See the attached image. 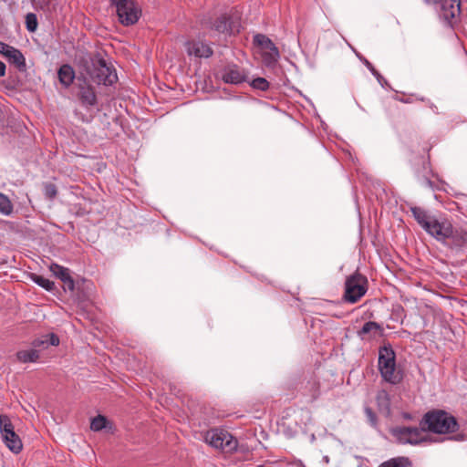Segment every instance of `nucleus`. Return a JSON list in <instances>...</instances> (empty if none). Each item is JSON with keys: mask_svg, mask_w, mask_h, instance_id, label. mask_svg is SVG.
I'll return each mask as SVG.
<instances>
[{"mask_svg": "<svg viewBox=\"0 0 467 467\" xmlns=\"http://www.w3.org/2000/svg\"><path fill=\"white\" fill-rule=\"evenodd\" d=\"M410 212L419 225L438 242L442 243L451 233V223L445 218H438L421 207L412 206Z\"/></svg>", "mask_w": 467, "mask_h": 467, "instance_id": "nucleus-1", "label": "nucleus"}, {"mask_svg": "<svg viewBox=\"0 0 467 467\" xmlns=\"http://www.w3.org/2000/svg\"><path fill=\"white\" fill-rule=\"evenodd\" d=\"M420 426L425 431L436 434H451L459 430L456 418L442 410H432L425 413Z\"/></svg>", "mask_w": 467, "mask_h": 467, "instance_id": "nucleus-2", "label": "nucleus"}, {"mask_svg": "<svg viewBox=\"0 0 467 467\" xmlns=\"http://www.w3.org/2000/svg\"><path fill=\"white\" fill-rule=\"evenodd\" d=\"M378 367L386 382L397 385L403 379V373L396 366V353L390 345L379 348Z\"/></svg>", "mask_w": 467, "mask_h": 467, "instance_id": "nucleus-3", "label": "nucleus"}, {"mask_svg": "<svg viewBox=\"0 0 467 467\" xmlns=\"http://www.w3.org/2000/svg\"><path fill=\"white\" fill-rule=\"evenodd\" d=\"M367 291V277L358 271H356L346 277L343 300L349 304H355L366 295Z\"/></svg>", "mask_w": 467, "mask_h": 467, "instance_id": "nucleus-4", "label": "nucleus"}, {"mask_svg": "<svg viewBox=\"0 0 467 467\" xmlns=\"http://www.w3.org/2000/svg\"><path fill=\"white\" fill-rule=\"evenodd\" d=\"M203 441L212 448L227 453H233L237 451V440L230 432L222 429L207 431L204 433Z\"/></svg>", "mask_w": 467, "mask_h": 467, "instance_id": "nucleus-5", "label": "nucleus"}, {"mask_svg": "<svg viewBox=\"0 0 467 467\" xmlns=\"http://www.w3.org/2000/svg\"><path fill=\"white\" fill-rule=\"evenodd\" d=\"M115 5L119 21L125 26L136 24L141 16V9L133 0H110Z\"/></svg>", "mask_w": 467, "mask_h": 467, "instance_id": "nucleus-6", "label": "nucleus"}, {"mask_svg": "<svg viewBox=\"0 0 467 467\" xmlns=\"http://www.w3.org/2000/svg\"><path fill=\"white\" fill-rule=\"evenodd\" d=\"M254 44L260 47L263 64L268 68H274L280 58V53L274 42L265 35L256 34Z\"/></svg>", "mask_w": 467, "mask_h": 467, "instance_id": "nucleus-7", "label": "nucleus"}, {"mask_svg": "<svg viewBox=\"0 0 467 467\" xmlns=\"http://www.w3.org/2000/svg\"><path fill=\"white\" fill-rule=\"evenodd\" d=\"M0 434L3 442L14 453H19L23 449V443L16 433L9 417L5 414L0 415Z\"/></svg>", "mask_w": 467, "mask_h": 467, "instance_id": "nucleus-8", "label": "nucleus"}, {"mask_svg": "<svg viewBox=\"0 0 467 467\" xmlns=\"http://www.w3.org/2000/svg\"><path fill=\"white\" fill-rule=\"evenodd\" d=\"M90 77L94 82L105 86H111L118 80L116 70L101 57L93 62Z\"/></svg>", "mask_w": 467, "mask_h": 467, "instance_id": "nucleus-9", "label": "nucleus"}, {"mask_svg": "<svg viewBox=\"0 0 467 467\" xmlns=\"http://www.w3.org/2000/svg\"><path fill=\"white\" fill-rule=\"evenodd\" d=\"M423 431H425L421 426L420 428L398 426L392 428L390 433L400 444L418 445L426 441Z\"/></svg>", "mask_w": 467, "mask_h": 467, "instance_id": "nucleus-10", "label": "nucleus"}, {"mask_svg": "<svg viewBox=\"0 0 467 467\" xmlns=\"http://www.w3.org/2000/svg\"><path fill=\"white\" fill-rule=\"evenodd\" d=\"M202 26L204 29L217 34H232L234 30L230 17L226 15H221L214 19L211 16H204L202 20Z\"/></svg>", "mask_w": 467, "mask_h": 467, "instance_id": "nucleus-11", "label": "nucleus"}, {"mask_svg": "<svg viewBox=\"0 0 467 467\" xmlns=\"http://www.w3.org/2000/svg\"><path fill=\"white\" fill-rule=\"evenodd\" d=\"M184 47L189 57H194L196 58H209L213 54L212 47L202 40H188L185 42Z\"/></svg>", "mask_w": 467, "mask_h": 467, "instance_id": "nucleus-12", "label": "nucleus"}, {"mask_svg": "<svg viewBox=\"0 0 467 467\" xmlns=\"http://www.w3.org/2000/svg\"><path fill=\"white\" fill-rule=\"evenodd\" d=\"M461 14V0H442L440 17L449 26H452Z\"/></svg>", "mask_w": 467, "mask_h": 467, "instance_id": "nucleus-13", "label": "nucleus"}, {"mask_svg": "<svg viewBox=\"0 0 467 467\" xmlns=\"http://www.w3.org/2000/svg\"><path fill=\"white\" fill-rule=\"evenodd\" d=\"M222 79L228 84L238 85L245 81L244 70L235 64L225 66L220 72Z\"/></svg>", "mask_w": 467, "mask_h": 467, "instance_id": "nucleus-14", "label": "nucleus"}, {"mask_svg": "<svg viewBox=\"0 0 467 467\" xmlns=\"http://www.w3.org/2000/svg\"><path fill=\"white\" fill-rule=\"evenodd\" d=\"M442 244L451 249H461L467 244V234L462 230L451 226V233L448 234L447 239Z\"/></svg>", "mask_w": 467, "mask_h": 467, "instance_id": "nucleus-15", "label": "nucleus"}, {"mask_svg": "<svg viewBox=\"0 0 467 467\" xmlns=\"http://www.w3.org/2000/svg\"><path fill=\"white\" fill-rule=\"evenodd\" d=\"M383 334V328L380 324L375 321L366 322L360 330L358 331V336L362 339L365 338H375L377 336Z\"/></svg>", "mask_w": 467, "mask_h": 467, "instance_id": "nucleus-16", "label": "nucleus"}, {"mask_svg": "<svg viewBox=\"0 0 467 467\" xmlns=\"http://www.w3.org/2000/svg\"><path fill=\"white\" fill-rule=\"evenodd\" d=\"M78 97L85 107H94L98 103L95 89L90 85L80 86Z\"/></svg>", "mask_w": 467, "mask_h": 467, "instance_id": "nucleus-17", "label": "nucleus"}, {"mask_svg": "<svg viewBox=\"0 0 467 467\" xmlns=\"http://www.w3.org/2000/svg\"><path fill=\"white\" fill-rule=\"evenodd\" d=\"M5 57L10 63L16 65L20 71L26 70V58L20 50L11 47L8 52L5 53Z\"/></svg>", "mask_w": 467, "mask_h": 467, "instance_id": "nucleus-18", "label": "nucleus"}, {"mask_svg": "<svg viewBox=\"0 0 467 467\" xmlns=\"http://www.w3.org/2000/svg\"><path fill=\"white\" fill-rule=\"evenodd\" d=\"M57 76L60 83L64 87L67 88L73 83L75 78V72L71 66L66 64L59 67Z\"/></svg>", "mask_w": 467, "mask_h": 467, "instance_id": "nucleus-19", "label": "nucleus"}, {"mask_svg": "<svg viewBox=\"0 0 467 467\" xmlns=\"http://www.w3.org/2000/svg\"><path fill=\"white\" fill-rule=\"evenodd\" d=\"M16 357L23 363L36 362L39 358V352L36 349H26L18 351Z\"/></svg>", "mask_w": 467, "mask_h": 467, "instance_id": "nucleus-20", "label": "nucleus"}, {"mask_svg": "<svg viewBox=\"0 0 467 467\" xmlns=\"http://www.w3.org/2000/svg\"><path fill=\"white\" fill-rule=\"evenodd\" d=\"M377 403L381 410L386 411L387 414L390 412V400L389 393L382 389L377 394Z\"/></svg>", "mask_w": 467, "mask_h": 467, "instance_id": "nucleus-21", "label": "nucleus"}, {"mask_svg": "<svg viewBox=\"0 0 467 467\" xmlns=\"http://www.w3.org/2000/svg\"><path fill=\"white\" fill-rule=\"evenodd\" d=\"M379 467H411V462L407 457H397L382 462Z\"/></svg>", "mask_w": 467, "mask_h": 467, "instance_id": "nucleus-22", "label": "nucleus"}, {"mask_svg": "<svg viewBox=\"0 0 467 467\" xmlns=\"http://www.w3.org/2000/svg\"><path fill=\"white\" fill-rule=\"evenodd\" d=\"M31 279L39 286L43 287L47 291L52 292L55 290V284L53 281L46 278L43 275H33Z\"/></svg>", "mask_w": 467, "mask_h": 467, "instance_id": "nucleus-23", "label": "nucleus"}, {"mask_svg": "<svg viewBox=\"0 0 467 467\" xmlns=\"http://www.w3.org/2000/svg\"><path fill=\"white\" fill-rule=\"evenodd\" d=\"M360 61L366 66V67L371 72V74L378 79L381 86L387 83V80L380 75V73L374 67V66L364 57L358 55Z\"/></svg>", "mask_w": 467, "mask_h": 467, "instance_id": "nucleus-24", "label": "nucleus"}, {"mask_svg": "<svg viewBox=\"0 0 467 467\" xmlns=\"http://www.w3.org/2000/svg\"><path fill=\"white\" fill-rule=\"evenodd\" d=\"M50 271L58 277L61 281L68 278L70 275L69 270L64 266H61L57 264H52L50 265Z\"/></svg>", "mask_w": 467, "mask_h": 467, "instance_id": "nucleus-25", "label": "nucleus"}, {"mask_svg": "<svg viewBox=\"0 0 467 467\" xmlns=\"http://www.w3.org/2000/svg\"><path fill=\"white\" fill-rule=\"evenodd\" d=\"M13 212V204L9 198L4 193L0 192V213L5 215H9Z\"/></svg>", "mask_w": 467, "mask_h": 467, "instance_id": "nucleus-26", "label": "nucleus"}, {"mask_svg": "<svg viewBox=\"0 0 467 467\" xmlns=\"http://www.w3.org/2000/svg\"><path fill=\"white\" fill-rule=\"evenodd\" d=\"M108 420L102 415H99L91 420L90 429L94 431H99L107 427Z\"/></svg>", "mask_w": 467, "mask_h": 467, "instance_id": "nucleus-27", "label": "nucleus"}, {"mask_svg": "<svg viewBox=\"0 0 467 467\" xmlns=\"http://www.w3.org/2000/svg\"><path fill=\"white\" fill-rule=\"evenodd\" d=\"M250 85L252 88L261 91L267 90L270 86L269 82L265 78L260 77L253 79Z\"/></svg>", "mask_w": 467, "mask_h": 467, "instance_id": "nucleus-28", "label": "nucleus"}, {"mask_svg": "<svg viewBox=\"0 0 467 467\" xmlns=\"http://www.w3.org/2000/svg\"><path fill=\"white\" fill-rule=\"evenodd\" d=\"M26 29L29 32H35L37 27L36 16L33 13L27 14L26 16Z\"/></svg>", "mask_w": 467, "mask_h": 467, "instance_id": "nucleus-29", "label": "nucleus"}, {"mask_svg": "<svg viewBox=\"0 0 467 467\" xmlns=\"http://www.w3.org/2000/svg\"><path fill=\"white\" fill-rule=\"evenodd\" d=\"M57 192V187L55 184L53 183H46L44 185V194L45 196L49 199V200H52L56 197Z\"/></svg>", "mask_w": 467, "mask_h": 467, "instance_id": "nucleus-30", "label": "nucleus"}, {"mask_svg": "<svg viewBox=\"0 0 467 467\" xmlns=\"http://www.w3.org/2000/svg\"><path fill=\"white\" fill-rule=\"evenodd\" d=\"M34 348H47L49 346L47 335H44L38 338H36L32 343Z\"/></svg>", "mask_w": 467, "mask_h": 467, "instance_id": "nucleus-31", "label": "nucleus"}, {"mask_svg": "<svg viewBox=\"0 0 467 467\" xmlns=\"http://www.w3.org/2000/svg\"><path fill=\"white\" fill-rule=\"evenodd\" d=\"M47 337L48 339L49 346H58L59 345V337L56 334H54V333L47 334Z\"/></svg>", "mask_w": 467, "mask_h": 467, "instance_id": "nucleus-32", "label": "nucleus"}, {"mask_svg": "<svg viewBox=\"0 0 467 467\" xmlns=\"http://www.w3.org/2000/svg\"><path fill=\"white\" fill-rule=\"evenodd\" d=\"M63 284H64V289L65 290H69V291H73L74 288H75V284H74V280L72 279L71 276H69L68 278L65 279L64 281H62Z\"/></svg>", "mask_w": 467, "mask_h": 467, "instance_id": "nucleus-33", "label": "nucleus"}, {"mask_svg": "<svg viewBox=\"0 0 467 467\" xmlns=\"http://www.w3.org/2000/svg\"><path fill=\"white\" fill-rule=\"evenodd\" d=\"M50 0H35V4L41 9H45L48 6Z\"/></svg>", "mask_w": 467, "mask_h": 467, "instance_id": "nucleus-34", "label": "nucleus"}, {"mask_svg": "<svg viewBox=\"0 0 467 467\" xmlns=\"http://www.w3.org/2000/svg\"><path fill=\"white\" fill-rule=\"evenodd\" d=\"M366 413H367L368 417L369 418L371 423L373 425H375L376 424V416H375L374 412L372 411V410L369 408H367Z\"/></svg>", "mask_w": 467, "mask_h": 467, "instance_id": "nucleus-35", "label": "nucleus"}, {"mask_svg": "<svg viewBox=\"0 0 467 467\" xmlns=\"http://www.w3.org/2000/svg\"><path fill=\"white\" fill-rule=\"evenodd\" d=\"M11 46L0 41V54L5 55L6 52H8Z\"/></svg>", "mask_w": 467, "mask_h": 467, "instance_id": "nucleus-36", "label": "nucleus"}, {"mask_svg": "<svg viewBox=\"0 0 467 467\" xmlns=\"http://www.w3.org/2000/svg\"><path fill=\"white\" fill-rule=\"evenodd\" d=\"M5 64L2 61H0V77H4L5 75Z\"/></svg>", "mask_w": 467, "mask_h": 467, "instance_id": "nucleus-37", "label": "nucleus"}, {"mask_svg": "<svg viewBox=\"0 0 467 467\" xmlns=\"http://www.w3.org/2000/svg\"><path fill=\"white\" fill-rule=\"evenodd\" d=\"M402 418L405 419V420H412V416L410 413H408V412H403L402 413Z\"/></svg>", "mask_w": 467, "mask_h": 467, "instance_id": "nucleus-38", "label": "nucleus"}, {"mask_svg": "<svg viewBox=\"0 0 467 467\" xmlns=\"http://www.w3.org/2000/svg\"><path fill=\"white\" fill-rule=\"evenodd\" d=\"M424 2H425L426 4H428V5H429V4H436V3L438 2V0H424Z\"/></svg>", "mask_w": 467, "mask_h": 467, "instance_id": "nucleus-39", "label": "nucleus"}, {"mask_svg": "<svg viewBox=\"0 0 467 467\" xmlns=\"http://www.w3.org/2000/svg\"><path fill=\"white\" fill-rule=\"evenodd\" d=\"M425 183H426L428 186L432 187V182H431V181H430V180L426 179V180H425Z\"/></svg>", "mask_w": 467, "mask_h": 467, "instance_id": "nucleus-40", "label": "nucleus"}, {"mask_svg": "<svg viewBox=\"0 0 467 467\" xmlns=\"http://www.w3.org/2000/svg\"><path fill=\"white\" fill-rule=\"evenodd\" d=\"M402 102H405V103H410L411 101L410 99H401Z\"/></svg>", "mask_w": 467, "mask_h": 467, "instance_id": "nucleus-41", "label": "nucleus"}]
</instances>
